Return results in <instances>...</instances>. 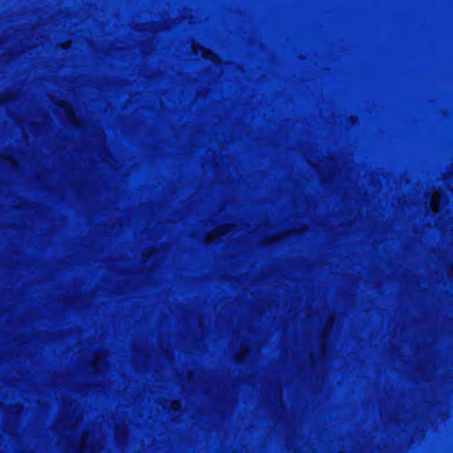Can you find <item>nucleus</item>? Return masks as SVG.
<instances>
[{
	"label": "nucleus",
	"instance_id": "1",
	"mask_svg": "<svg viewBox=\"0 0 453 453\" xmlns=\"http://www.w3.org/2000/svg\"><path fill=\"white\" fill-rule=\"evenodd\" d=\"M440 199V193L434 192L430 200V208L434 212H437L439 211Z\"/></svg>",
	"mask_w": 453,
	"mask_h": 453
},
{
	"label": "nucleus",
	"instance_id": "2",
	"mask_svg": "<svg viewBox=\"0 0 453 453\" xmlns=\"http://www.w3.org/2000/svg\"><path fill=\"white\" fill-rule=\"evenodd\" d=\"M193 50L196 54H198V51H200V53L203 58H209V59L214 58L212 53L210 50L204 49L203 47H196L194 45Z\"/></svg>",
	"mask_w": 453,
	"mask_h": 453
},
{
	"label": "nucleus",
	"instance_id": "3",
	"mask_svg": "<svg viewBox=\"0 0 453 453\" xmlns=\"http://www.w3.org/2000/svg\"><path fill=\"white\" fill-rule=\"evenodd\" d=\"M226 233L225 229L223 228H218L216 229L213 233H211L208 236H207V242H211L212 240H214L215 238L217 237H219L221 235H224Z\"/></svg>",
	"mask_w": 453,
	"mask_h": 453
}]
</instances>
